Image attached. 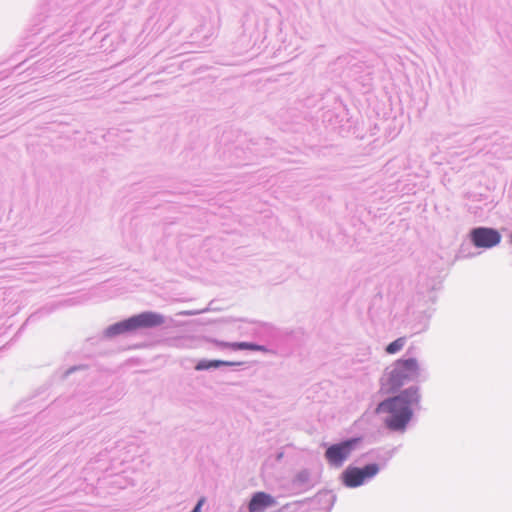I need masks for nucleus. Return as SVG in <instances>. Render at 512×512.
I'll use <instances>...</instances> for the list:
<instances>
[{"instance_id":"obj_1","label":"nucleus","mask_w":512,"mask_h":512,"mask_svg":"<svg viewBox=\"0 0 512 512\" xmlns=\"http://www.w3.org/2000/svg\"><path fill=\"white\" fill-rule=\"evenodd\" d=\"M420 401V395L417 388H409L395 397L388 398L377 406V414L386 412L390 416L386 418L385 425L393 431L405 430L407 424L412 418V406Z\"/></svg>"},{"instance_id":"obj_2","label":"nucleus","mask_w":512,"mask_h":512,"mask_svg":"<svg viewBox=\"0 0 512 512\" xmlns=\"http://www.w3.org/2000/svg\"><path fill=\"white\" fill-rule=\"evenodd\" d=\"M418 375L419 365L415 358L397 360L385 382L382 383V389H385L386 393H392Z\"/></svg>"},{"instance_id":"obj_3","label":"nucleus","mask_w":512,"mask_h":512,"mask_svg":"<svg viewBox=\"0 0 512 512\" xmlns=\"http://www.w3.org/2000/svg\"><path fill=\"white\" fill-rule=\"evenodd\" d=\"M379 471L377 464H369L363 468L348 467L342 474V480L347 487H357L368 478L375 476Z\"/></svg>"},{"instance_id":"obj_4","label":"nucleus","mask_w":512,"mask_h":512,"mask_svg":"<svg viewBox=\"0 0 512 512\" xmlns=\"http://www.w3.org/2000/svg\"><path fill=\"white\" fill-rule=\"evenodd\" d=\"M471 241L478 248H491L499 244L500 233L493 228L479 227L470 233Z\"/></svg>"},{"instance_id":"obj_5","label":"nucleus","mask_w":512,"mask_h":512,"mask_svg":"<svg viewBox=\"0 0 512 512\" xmlns=\"http://www.w3.org/2000/svg\"><path fill=\"white\" fill-rule=\"evenodd\" d=\"M352 444L353 441H345L330 446L325 452L327 461L331 465L340 467L343 462L350 456L352 451Z\"/></svg>"},{"instance_id":"obj_6","label":"nucleus","mask_w":512,"mask_h":512,"mask_svg":"<svg viewBox=\"0 0 512 512\" xmlns=\"http://www.w3.org/2000/svg\"><path fill=\"white\" fill-rule=\"evenodd\" d=\"M134 318L137 329L157 327L165 322L163 315L151 311L134 315Z\"/></svg>"},{"instance_id":"obj_7","label":"nucleus","mask_w":512,"mask_h":512,"mask_svg":"<svg viewBox=\"0 0 512 512\" xmlns=\"http://www.w3.org/2000/svg\"><path fill=\"white\" fill-rule=\"evenodd\" d=\"M275 504L272 496L265 492H257L253 495L249 502V512H264L267 507Z\"/></svg>"},{"instance_id":"obj_8","label":"nucleus","mask_w":512,"mask_h":512,"mask_svg":"<svg viewBox=\"0 0 512 512\" xmlns=\"http://www.w3.org/2000/svg\"><path fill=\"white\" fill-rule=\"evenodd\" d=\"M218 346L231 350H252L264 353L268 352V349L265 346L249 342H218Z\"/></svg>"},{"instance_id":"obj_9","label":"nucleus","mask_w":512,"mask_h":512,"mask_svg":"<svg viewBox=\"0 0 512 512\" xmlns=\"http://www.w3.org/2000/svg\"><path fill=\"white\" fill-rule=\"evenodd\" d=\"M237 364L238 363L230 362V361H223V360H210V361L201 360L197 363V365L195 366V369L198 371H201V370H207L210 368H218L221 366H233V365H237Z\"/></svg>"},{"instance_id":"obj_10","label":"nucleus","mask_w":512,"mask_h":512,"mask_svg":"<svg viewBox=\"0 0 512 512\" xmlns=\"http://www.w3.org/2000/svg\"><path fill=\"white\" fill-rule=\"evenodd\" d=\"M405 343H406V338L400 337V338L396 339L395 341L391 342L386 347L385 350L388 354H395V353L399 352L404 347Z\"/></svg>"},{"instance_id":"obj_11","label":"nucleus","mask_w":512,"mask_h":512,"mask_svg":"<svg viewBox=\"0 0 512 512\" xmlns=\"http://www.w3.org/2000/svg\"><path fill=\"white\" fill-rule=\"evenodd\" d=\"M125 333L124 332V329L122 327V324H121V321L118 322V323H115L111 326H109L106 331H105V334L106 336L108 337H114L116 335H120V334H123Z\"/></svg>"},{"instance_id":"obj_12","label":"nucleus","mask_w":512,"mask_h":512,"mask_svg":"<svg viewBox=\"0 0 512 512\" xmlns=\"http://www.w3.org/2000/svg\"><path fill=\"white\" fill-rule=\"evenodd\" d=\"M121 324L125 333L137 330L134 316L121 321Z\"/></svg>"},{"instance_id":"obj_13","label":"nucleus","mask_w":512,"mask_h":512,"mask_svg":"<svg viewBox=\"0 0 512 512\" xmlns=\"http://www.w3.org/2000/svg\"><path fill=\"white\" fill-rule=\"evenodd\" d=\"M121 324L125 333L137 330L134 316L121 321Z\"/></svg>"},{"instance_id":"obj_14","label":"nucleus","mask_w":512,"mask_h":512,"mask_svg":"<svg viewBox=\"0 0 512 512\" xmlns=\"http://www.w3.org/2000/svg\"><path fill=\"white\" fill-rule=\"evenodd\" d=\"M204 502H205V498H201V499L198 501L197 505L195 506V508L193 509V511H192V512H200L201 507H202V505L204 504Z\"/></svg>"}]
</instances>
